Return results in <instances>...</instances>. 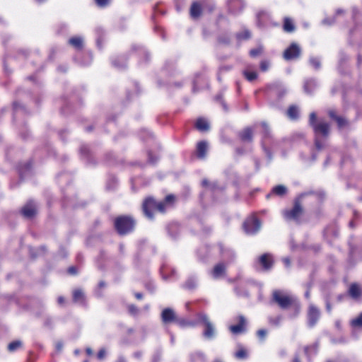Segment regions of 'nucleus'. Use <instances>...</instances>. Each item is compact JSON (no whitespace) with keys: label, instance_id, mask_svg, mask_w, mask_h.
Wrapping results in <instances>:
<instances>
[{"label":"nucleus","instance_id":"nucleus-1","mask_svg":"<svg viewBox=\"0 0 362 362\" xmlns=\"http://www.w3.org/2000/svg\"><path fill=\"white\" fill-rule=\"evenodd\" d=\"M175 199L173 195H168L165 197L164 202H156L153 198H146L143 203V211L145 216L148 218H153V212L157 210L163 213L165 211V206Z\"/></svg>","mask_w":362,"mask_h":362},{"label":"nucleus","instance_id":"nucleus-2","mask_svg":"<svg viewBox=\"0 0 362 362\" xmlns=\"http://www.w3.org/2000/svg\"><path fill=\"white\" fill-rule=\"evenodd\" d=\"M309 123L312 126L315 134V146L317 149L323 148L324 145L320 141L319 136H327L329 132V124L322 120L316 122V115L312 112L310 115Z\"/></svg>","mask_w":362,"mask_h":362},{"label":"nucleus","instance_id":"nucleus-3","mask_svg":"<svg viewBox=\"0 0 362 362\" xmlns=\"http://www.w3.org/2000/svg\"><path fill=\"white\" fill-rule=\"evenodd\" d=\"M272 300L282 309H286L293 305H298L296 297L284 291H274Z\"/></svg>","mask_w":362,"mask_h":362},{"label":"nucleus","instance_id":"nucleus-4","mask_svg":"<svg viewBox=\"0 0 362 362\" xmlns=\"http://www.w3.org/2000/svg\"><path fill=\"white\" fill-rule=\"evenodd\" d=\"M197 320L204 326L203 336L207 339H212L216 336V329L214 324L211 322L209 317L205 313L197 314Z\"/></svg>","mask_w":362,"mask_h":362},{"label":"nucleus","instance_id":"nucleus-5","mask_svg":"<svg viewBox=\"0 0 362 362\" xmlns=\"http://www.w3.org/2000/svg\"><path fill=\"white\" fill-rule=\"evenodd\" d=\"M115 226L120 235H124L132 230L134 226V221L131 217L120 216L116 218Z\"/></svg>","mask_w":362,"mask_h":362},{"label":"nucleus","instance_id":"nucleus-6","mask_svg":"<svg viewBox=\"0 0 362 362\" xmlns=\"http://www.w3.org/2000/svg\"><path fill=\"white\" fill-rule=\"evenodd\" d=\"M303 209L297 200L295 202L293 207L291 210H285L283 211V216L286 221H298L299 218L302 215Z\"/></svg>","mask_w":362,"mask_h":362},{"label":"nucleus","instance_id":"nucleus-7","mask_svg":"<svg viewBox=\"0 0 362 362\" xmlns=\"http://www.w3.org/2000/svg\"><path fill=\"white\" fill-rule=\"evenodd\" d=\"M243 228L246 233L253 235L259 230L260 223L255 216H252L245 220Z\"/></svg>","mask_w":362,"mask_h":362},{"label":"nucleus","instance_id":"nucleus-8","mask_svg":"<svg viewBox=\"0 0 362 362\" xmlns=\"http://www.w3.org/2000/svg\"><path fill=\"white\" fill-rule=\"evenodd\" d=\"M300 54V49L299 46L293 43L288 47L284 52V57L286 60H291L298 57Z\"/></svg>","mask_w":362,"mask_h":362},{"label":"nucleus","instance_id":"nucleus-9","mask_svg":"<svg viewBox=\"0 0 362 362\" xmlns=\"http://www.w3.org/2000/svg\"><path fill=\"white\" fill-rule=\"evenodd\" d=\"M308 317V325L310 327L314 326L320 318L319 310L315 306L310 305L309 306Z\"/></svg>","mask_w":362,"mask_h":362},{"label":"nucleus","instance_id":"nucleus-10","mask_svg":"<svg viewBox=\"0 0 362 362\" xmlns=\"http://www.w3.org/2000/svg\"><path fill=\"white\" fill-rule=\"evenodd\" d=\"M238 325H231L229 327L230 331L233 334H239L243 332L245 329L246 320L243 315H240L238 317Z\"/></svg>","mask_w":362,"mask_h":362},{"label":"nucleus","instance_id":"nucleus-11","mask_svg":"<svg viewBox=\"0 0 362 362\" xmlns=\"http://www.w3.org/2000/svg\"><path fill=\"white\" fill-rule=\"evenodd\" d=\"M36 213V205L33 202H29L22 209V214L26 218L33 217Z\"/></svg>","mask_w":362,"mask_h":362},{"label":"nucleus","instance_id":"nucleus-12","mask_svg":"<svg viewBox=\"0 0 362 362\" xmlns=\"http://www.w3.org/2000/svg\"><path fill=\"white\" fill-rule=\"evenodd\" d=\"M226 267L223 263L216 264L211 272V275L214 279H219L224 276Z\"/></svg>","mask_w":362,"mask_h":362},{"label":"nucleus","instance_id":"nucleus-13","mask_svg":"<svg viewBox=\"0 0 362 362\" xmlns=\"http://www.w3.org/2000/svg\"><path fill=\"white\" fill-rule=\"evenodd\" d=\"M162 320L165 323L173 322L175 320L174 311L170 308H165L162 312Z\"/></svg>","mask_w":362,"mask_h":362},{"label":"nucleus","instance_id":"nucleus-14","mask_svg":"<svg viewBox=\"0 0 362 362\" xmlns=\"http://www.w3.org/2000/svg\"><path fill=\"white\" fill-rule=\"evenodd\" d=\"M259 262L264 269H269L272 266V257L269 254H264L259 257Z\"/></svg>","mask_w":362,"mask_h":362},{"label":"nucleus","instance_id":"nucleus-15","mask_svg":"<svg viewBox=\"0 0 362 362\" xmlns=\"http://www.w3.org/2000/svg\"><path fill=\"white\" fill-rule=\"evenodd\" d=\"M287 192V189L285 186L284 185H277V186H275L274 187H273L271 193L268 194L267 195V198L269 199L271 196L275 194V195H277V196H283Z\"/></svg>","mask_w":362,"mask_h":362},{"label":"nucleus","instance_id":"nucleus-16","mask_svg":"<svg viewBox=\"0 0 362 362\" xmlns=\"http://www.w3.org/2000/svg\"><path fill=\"white\" fill-rule=\"evenodd\" d=\"M207 151V144L205 141H200L197 144V155L199 158H204Z\"/></svg>","mask_w":362,"mask_h":362},{"label":"nucleus","instance_id":"nucleus-17","mask_svg":"<svg viewBox=\"0 0 362 362\" xmlns=\"http://www.w3.org/2000/svg\"><path fill=\"white\" fill-rule=\"evenodd\" d=\"M349 295L354 299H357L361 294V289L359 285L353 284L349 290Z\"/></svg>","mask_w":362,"mask_h":362},{"label":"nucleus","instance_id":"nucleus-18","mask_svg":"<svg viewBox=\"0 0 362 362\" xmlns=\"http://www.w3.org/2000/svg\"><path fill=\"white\" fill-rule=\"evenodd\" d=\"M195 126L201 132H205L209 129V124L206 119L199 118L197 120Z\"/></svg>","mask_w":362,"mask_h":362},{"label":"nucleus","instance_id":"nucleus-19","mask_svg":"<svg viewBox=\"0 0 362 362\" xmlns=\"http://www.w3.org/2000/svg\"><path fill=\"white\" fill-rule=\"evenodd\" d=\"M202 8L198 2H194L190 8V15L192 18H198L201 14Z\"/></svg>","mask_w":362,"mask_h":362},{"label":"nucleus","instance_id":"nucleus-20","mask_svg":"<svg viewBox=\"0 0 362 362\" xmlns=\"http://www.w3.org/2000/svg\"><path fill=\"white\" fill-rule=\"evenodd\" d=\"M250 66L243 70V74L248 81H253L257 78V74L256 71H250Z\"/></svg>","mask_w":362,"mask_h":362},{"label":"nucleus","instance_id":"nucleus-21","mask_svg":"<svg viewBox=\"0 0 362 362\" xmlns=\"http://www.w3.org/2000/svg\"><path fill=\"white\" fill-rule=\"evenodd\" d=\"M73 298L77 303H83L85 300L83 292L80 289L75 290L73 293Z\"/></svg>","mask_w":362,"mask_h":362},{"label":"nucleus","instance_id":"nucleus-22","mask_svg":"<svg viewBox=\"0 0 362 362\" xmlns=\"http://www.w3.org/2000/svg\"><path fill=\"white\" fill-rule=\"evenodd\" d=\"M240 136L244 141H250L252 138V131L250 128L244 129L240 134Z\"/></svg>","mask_w":362,"mask_h":362},{"label":"nucleus","instance_id":"nucleus-23","mask_svg":"<svg viewBox=\"0 0 362 362\" xmlns=\"http://www.w3.org/2000/svg\"><path fill=\"white\" fill-rule=\"evenodd\" d=\"M316 86L317 83L315 80H308L305 82L304 90L306 93H310Z\"/></svg>","mask_w":362,"mask_h":362},{"label":"nucleus","instance_id":"nucleus-24","mask_svg":"<svg viewBox=\"0 0 362 362\" xmlns=\"http://www.w3.org/2000/svg\"><path fill=\"white\" fill-rule=\"evenodd\" d=\"M284 30L286 32H293L295 30V26L293 21L289 18H285L284 21Z\"/></svg>","mask_w":362,"mask_h":362},{"label":"nucleus","instance_id":"nucleus-25","mask_svg":"<svg viewBox=\"0 0 362 362\" xmlns=\"http://www.w3.org/2000/svg\"><path fill=\"white\" fill-rule=\"evenodd\" d=\"M69 42L76 48H81L83 45V39L81 37H74L69 39Z\"/></svg>","mask_w":362,"mask_h":362},{"label":"nucleus","instance_id":"nucleus-26","mask_svg":"<svg viewBox=\"0 0 362 362\" xmlns=\"http://www.w3.org/2000/svg\"><path fill=\"white\" fill-rule=\"evenodd\" d=\"M298 109L296 106H291L288 111H287V115L288 117L291 119H295L298 116Z\"/></svg>","mask_w":362,"mask_h":362},{"label":"nucleus","instance_id":"nucleus-27","mask_svg":"<svg viewBox=\"0 0 362 362\" xmlns=\"http://www.w3.org/2000/svg\"><path fill=\"white\" fill-rule=\"evenodd\" d=\"M22 346V342L20 340H16L11 342L8 345V349L11 352H13Z\"/></svg>","mask_w":362,"mask_h":362},{"label":"nucleus","instance_id":"nucleus-28","mask_svg":"<svg viewBox=\"0 0 362 362\" xmlns=\"http://www.w3.org/2000/svg\"><path fill=\"white\" fill-rule=\"evenodd\" d=\"M317 350V345L316 344L305 348V353L309 358L312 354H315Z\"/></svg>","mask_w":362,"mask_h":362},{"label":"nucleus","instance_id":"nucleus-29","mask_svg":"<svg viewBox=\"0 0 362 362\" xmlns=\"http://www.w3.org/2000/svg\"><path fill=\"white\" fill-rule=\"evenodd\" d=\"M219 247H220L221 252L224 258L227 257L228 256V257L234 256L233 252L228 248H226L225 247H223V245H220Z\"/></svg>","mask_w":362,"mask_h":362},{"label":"nucleus","instance_id":"nucleus-30","mask_svg":"<svg viewBox=\"0 0 362 362\" xmlns=\"http://www.w3.org/2000/svg\"><path fill=\"white\" fill-rule=\"evenodd\" d=\"M310 65L315 69L320 68V60L317 57H311L309 59Z\"/></svg>","mask_w":362,"mask_h":362},{"label":"nucleus","instance_id":"nucleus-31","mask_svg":"<svg viewBox=\"0 0 362 362\" xmlns=\"http://www.w3.org/2000/svg\"><path fill=\"white\" fill-rule=\"evenodd\" d=\"M282 317L281 315H278L276 317H269V322L270 325L274 326H279L281 322Z\"/></svg>","mask_w":362,"mask_h":362},{"label":"nucleus","instance_id":"nucleus-32","mask_svg":"<svg viewBox=\"0 0 362 362\" xmlns=\"http://www.w3.org/2000/svg\"><path fill=\"white\" fill-rule=\"evenodd\" d=\"M351 325L354 327H362V313L357 318L351 321Z\"/></svg>","mask_w":362,"mask_h":362},{"label":"nucleus","instance_id":"nucleus-33","mask_svg":"<svg viewBox=\"0 0 362 362\" xmlns=\"http://www.w3.org/2000/svg\"><path fill=\"white\" fill-rule=\"evenodd\" d=\"M250 33L247 30H245L243 32H240L237 34V37L238 40H246L250 38Z\"/></svg>","mask_w":362,"mask_h":362},{"label":"nucleus","instance_id":"nucleus-34","mask_svg":"<svg viewBox=\"0 0 362 362\" xmlns=\"http://www.w3.org/2000/svg\"><path fill=\"white\" fill-rule=\"evenodd\" d=\"M235 356L238 359H244L247 357V351L241 349L235 354Z\"/></svg>","mask_w":362,"mask_h":362},{"label":"nucleus","instance_id":"nucleus-35","mask_svg":"<svg viewBox=\"0 0 362 362\" xmlns=\"http://www.w3.org/2000/svg\"><path fill=\"white\" fill-rule=\"evenodd\" d=\"M191 358H192V362H196L195 359H194L195 358H197L198 359H199L201 361V362H204V359H205L204 355L199 352L192 354Z\"/></svg>","mask_w":362,"mask_h":362},{"label":"nucleus","instance_id":"nucleus-36","mask_svg":"<svg viewBox=\"0 0 362 362\" xmlns=\"http://www.w3.org/2000/svg\"><path fill=\"white\" fill-rule=\"evenodd\" d=\"M197 285V281L194 279H189L186 283H185V287L187 288H193Z\"/></svg>","mask_w":362,"mask_h":362},{"label":"nucleus","instance_id":"nucleus-37","mask_svg":"<svg viewBox=\"0 0 362 362\" xmlns=\"http://www.w3.org/2000/svg\"><path fill=\"white\" fill-rule=\"evenodd\" d=\"M267 331L264 329H259L257 331V337L261 339V340H264V338L266 337L267 336Z\"/></svg>","mask_w":362,"mask_h":362},{"label":"nucleus","instance_id":"nucleus-38","mask_svg":"<svg viewBox=\"0 0 362 362\" xmlns=\"http://www.w3.org/2000/svg\"><path fill=\"white\" fill-rule=\"evenodd\" d=\"M202 185L204 187H209L211 189H214L216 187V184L215 182L209 183L206 180H203Z\"/></svg>","mask_w":362,"mask_h":362},{"label":"nucleus","instance_id":"nucleus-39","mask_svg":"<svg viewBox=\"0 0 362 362\" xmlns=\"http://www.w3.org/2000/svg\"><path fill=\"white\" fill-rule=\"evenodd\" d=\"M335 119H336L339 128L344 127L347 123L346 121L344 118L340 117H336Z\"/></svg>","mask_w":362,"mask_h":362},{"label":"nucleus","instance_id":"nucleus-40","mask_svg":"<svg viewBox=\"0 0 362 362\" xmlns=\"http://www.w3.org/2000/svg\"><path fill=\"white\" fill-rule=\"evenodd\" d=\"M262 49L261 47L253 49L250 50V54L251 57H255L258 56L262 52Z\"/></svg>","mask_w":362,"mask_h":362},{"label":"nucleus","instance_id":"nucleus-41","mask_svg":"<svg viewBox=\"0 0 362 362\" xmlns=\"http://www.w3.org/2000/svg\"><path fill=\"white\" fill-rule=\"evenodd\" d=\"M269 67V63L267 61H263L260 64V69L262 71H266Z\"/></svg>","mask_w":362,"mask_h":362},{"label":"nucleus","instance_id":"nucleus-42","mask_svg":"<svg viewBox=\"0 0 362 362\" xmlns=\"http://www.w3.org/2000/svg\"><path fill=\"white\" fill-rule=\"evenodd\" d=\"M109 1L110 0H95L96 4L100 7L107 6Z\"/></svg>","mask_w":362,"mask_h":362},{"label":"nucleus","instance_id":"nucleus-43","mask_svg":"<svg viewBox=\"0 0 362 362\" xmlns=\"http://www.w3.org/2000/svg\"><path fill=\"white\" fill-rule=\"evenodd\" d=\"M262 129L264 130V135L267 136L269 135V127L265 123H262Z\"/></svg>","mask_w":362,"mask_h":362},{"label":"nucleus","instance_id":"nucleus-44","mask_svg":"<svg viewBox=\"0 0 362 362\" xmlns=\"http://www.w3.org/2000/svg\"><path fill=\"white\" fill-rule=\"evenodd\" d=\"M105 356V350L104 349H101L98 353V358L99 359H103Z\"/></svg>","mask_w":362,"mask_h":362},{"label":"nucleus","instance_id":"nucleus-45","mask_svg":"<svg viewBox=\"0 0 362 362\" xmlns=\"http://www.w3.org/2000/svg\"><path fill=\"white\" fill-rule=\"evenodd\" d=\"M334 22V18H325L323 20L322 23L325 25H332Z\"/></svg>","mask_w":362,"mask_h":362},{"label":"nucleus","instance_id":"nucleus-46","mask_svg":"<svg viewBox=\"0 0 362 362\" xmlns=\"http://www.w3.org/2000/svg\"><path fill=\"white\" fill-rule=\"evenodd\" d=\"M169 269L168 268H163L162 269V274L164 279H168L169 276H167V273L168 272Z\"/></svg>","mask_w":362,"mask_h":362},{"label":"nucleus","instance_id":"nucleus-47","mask_svg":"<svg viewBox=\"0 0 362 362\" xmlns=\"http://www.w3.org/2000/svg\"><path fill=\"white\" fill-rule=\"evenodd\" d=\"M236 4L243 5V1L242 0H234L233 2H231V4L230 5V8H233Z\"/></svg>","mask_w":362,"mask_h":362},{"label":"nucleus","instance_id":"nucleus-48","mask_svg":"<svg viewBox=\"0 0 362 362\" xmlns=\"http://www.w3.org/2000/svg\"><path fill=\"white\" fill-rule=\"evenodd\" d=\"M68 272L70 274H76V268L74 267H71L69 268Z\"/></svg>","mask_w":362,"mask_h":362},{"label":"nucleus","instance_id":"nucleus-49","mask_svg":"<svg viewBox=\"0 0 362 362\" xmlns=\"http://www.w3.org/2000/svg\"><path fill=\"white\" fill-rule=\"evenodd\" d=\"M63 347V344L60 341L56 344V349L57 351H61Z\"/></svg>","mask_w":362,"mask_h":362},{"label":"nucleus","instance_id":"nucleus-50","mask_svg":"<svg viewBox=\"0 0 362 362\" xmlns=\"http://www.w3.org/2000/svg\"><path fill=\"white\" fill-rule=\"evenodd\" d=\"M112 64H113V65H114L115 66L118 67V68H122V67L125 66V64H122V65L118 64L117 63L116 60H113V61H112Z\"/></svg>","mask_w":362,"mask_h":362},{"label":"nucleus","instance_id":"nucleus-51","mask_svg":"<svg viewBox=\"0 0 362 362\" xmlns=\"http://www.w3.org/2000/svg\"><path fill=\"white\" fill-rule=\"evenodd\" d=\"M329 115L330 116V117L334 119H336V117H337V116H336L335 112L333 110H330L329 112Z\"/></svg>","mask_w":362,"mask_h":362},{"label":"nucleus","instance_id":"nucleus-52","mask_svg":"<svg viewBox=\"0 0 362 362\" xmlns=\"http://www.w3.org/2000/svg\"><path fill=\"white\" fill-rule=\"evenodd\" d=\"M57 300H58L59 304H63L64 302V298L63 297L60 296L58 298Z\"/></svg>","mask_w":362,"mask_h":362},{"label":"nucleus","instance_id":"nucleus-53","mask_svg":"<svg viewBox=\"0 0 362 362\" xmlns=\"http://www.w3.org/2000/svg\"><path fill=\"white\" fill-rule=\"evenodd\" d=\"M179 324L181 326H185V325H191L189 322H185L184 320L179 321Z\"/></svg>","mask_w":362,"mask_h":362},{"label":"nucleus","instance_id":"nucleus-54","mask_svg":"<svg viewBox=\"0 0 362 362\" xmlns=\"http://www.w3.org/2000/svg\"><path fill=\"white\" fill-rule=\"evenodd\" d=\"M135 297L137 298V299H141L142 298V294L141 293H135Z\"/></svg>","mask_w":362,"mask_h":362},{"label":"nucleus","instance_id":"nucleus-55","mask_svg":"<svg viewBox=\"0 0 362 362\" xmlns=\"http://www.w3.org/2000/svg\"><path fill=\"white\" fill-rule=\"evenodd\" d=\"M284 262L285 263V264L286 266H289V264H290V260L288 258L284 259Z\"/></svg>","mask_w":362,"mask_h":362},{"label":"nucleus","instance_id":"nucleus-56","mask_svg":"<svg viewBox=\"0 0 362 362\" xmlns=\"http://www.w3.org/2000/svg\"><path fill=\"white\" fill-rule=\"evenodd\" d=\"M86 351L87 354H88V355H91L93 354V351L90 348H87L86 349Z\"/></svg>","mask_w":362,"mask_h":362},{"label":"nucleus","instance_id":"nucleus-57","mask_svg":"<svg viewBox=\"0 0 362 362\" xmlns=\"http://www.w3.org/2000/svg\"><path fill=\"white\" fill-rule=\"evenodd\" d=\"M343 13H344V11L342 9H338L336 12V16L343 14Z\"/></svg>","mask_w":362,"mask_h":362},{"label":"nucleus","instance_id":"nucleus-58","mask_svg":"<svg viewBox=\"0 0 362 362\" xmlns=\"http://www.w3.org/2000/svg\"><path fill=\"white\" fill-rule=\"evenodd\" d=\"M129 310H130V312L131 313H134V311L136 310V308L134 306H130L129 307Z\"/></svg>","mask_w":362,"mask_h":362},{"label":"nucleus","instance_id":"nucleus-59","mask_svg":"<svg viewBox=\"0 0 362 362\" xmlns=\"http://www.w3.org/2000/svg\"><path fill=\"white\" fill-rule=\"evenodd\" d=\"M116 362H126L125 359L120 357L118 358V360Z\"/></svg>","mask_w":362,"mask_h":362},{"label":"nucleus","instance_id":"nucleus-60","mask_svg":"<svg viewBox=\"0 0 362 362\" xmlns=\"http://www.w3.org/2000/svg\"><path fill=\"white\" fill-rule=\"evenodd\" d=\"M99 286L100 287H103V286H105V284L103 282H100Z\"/></svg>","mask_w":362,"mask_h":362},{"label":"nucleus","instance_id":"nucleus-61","mask_svg":"<svg viewBox=\"0 0 362 362\" xmlns=\"http://www.w3.org/2000/svg\"><path fill=\"white\" fill-rule=\"evenodd\" d=\"M309 296H310V293H309V292H308V291H307V292L305 293V297H306V298H309Z\"/></svg>","mask_w":362,"mask_h":362},{"label":"nucleus","instance_id":"nucleus-62","mask_svg":"<svg viewBox=\"0 0 362 362\" xmlns=\"http://www.w3.org/2000/svg\"><path fill=\"white\" fill-rule=\"evenodd\" d=\"M172 276H174L175 274V271L174 269H171Z\"/></svg>","mask_w":362,"mask_h":362},{"label":"nucleus","instance_id":"nucleus-63","mask_svg":"<svg viewBox=\"0 0 362 362\" xmlns=\"http://www.w3.org/2000/svg\"><path fill=\"white\" fill-rule=\"evenodd\" d=\"M75 354L78 355L79 354V350L76 349L74 351Z\"/></svg>","mask_w":362,"mask_h":362},{"label":"nucleus","instance_id":"nucleus-64","mask_svg":"<svg viewBox=\"0 0 362 362\" xmlns=\"http://www.w3.org/2000/svg\"><path fill=\"white\" fill-rule=\"evenodd\" d=\"M293 362H299L298 358H296L293 360Z\"/></svg>","mask_w":362,"mask_h":362}]
</instances>
